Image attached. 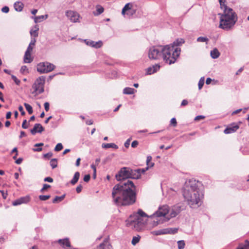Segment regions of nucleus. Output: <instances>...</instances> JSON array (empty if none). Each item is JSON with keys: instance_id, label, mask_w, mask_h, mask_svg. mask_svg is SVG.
<instances>
[{"instance_id": "obj_27", "label": "nucleus", "mask_w": 249, "mask_h": 249, "mask_svg": "<svg viewBox=\"0 0 249 249\" xmlns=\"http://www.w3.org/2000/svg\"><path fill=\"white\" fill-rule=\"evenodd\" d=\"M35 28H36L35 30L32 29L30 30V33L31 36V37L33 38H35L38 36V31L39 30V28L37 27V25H36L35 26Z\"/></svg>"}, {"instance_id": "obj_15", "label": "nucleus", "mask_w": 249, "mask_h": 249, "mask_svg": "<svg viewBox=\"0 0 249 249\" xmlns=\"http://www.w3.org/2000/svg\"><path fill=\"white\" fill-rule=\"evenodd\" d=\"M44 130V127L40 124H35L33 129L31 130L32 135H35L36 133H41Z\"/></svg>"}, {"instance_id": "obj_49", "label": "nucleus", "mask_w": 249, "mask_h": 249, "mask_svg": "<svg viewBox=\"0 0 249 249\" xmlns=\"http://www.w3.org/2000/svg\"><path fill=\"white\" fill-rule=\"evenodd\" d=\"M21 204V202L19 198H18L12 202V204L13 206H18Z\"/></svg>"}, {"instance_id": "obj_17", "label": "nucleus", "mask_w": 249, "mask_h": 249, "mask_svg": "<svg viewBox=\"0 0 249 249\" xmlns=\"http://www.w3.org/2000/svg\"><path fill=\"white\" fill-rule=\"evenodd\" d=\"M131 4L129 3H126L124 6L123 7L122 11V14L123 15H124L126 12H128L127 14H130L132 15L133 13H135V10H131Z\"/></svg>"}, {"instance_id": "obj_11", "label": "nucleus", "mask_w": 249, "mask_h": 249, "mask_svg": "<svg viewBox=\"0 0 249 249\" xmlns=\"http://www.w3.org/2000/svg\"><path fill=\"white\" fill-rule=\"evenodd\" d=\"M67 17L72 22H79V14L75 11L68 10L66 12Z\"/></svg>"}, {"instance_id": "obj_42", "label": "nucleus", "mask_w": 249, "mask_h": 249, "mask_svg": "<svg viewBox=\"0 0 249 249\" xmlns=\"http://www.w3.org/2000/svg\"><path fill=\"white\" fill-rule=\"evenodd\" d=\"M20 72L21 73L23 74H25V73H28L29 71L27 66L25 65L22 66L20 70Z\"/></svg>"}, {"instance_id": "obj_26", "label": "nucleus", "mask_w": 249, "mask_h": 249, "mask_svg": "<svg viewBox=\"0 0 249 249\" xmlns=\"http://www.w3.org/2000/svg\"><path fill=\"white\" fill-rule=\"evenodd\" d=\"M79 177H80V173H79V172H76L74 173V176L73 177V178L71 180L70 183L72 185H73L75 184L77 182V181H78Z\"/></svg>"}, {"instance_id": "obj_16", "label": "nucleus", "mask_w": 249, "mask_h": 249, "mask_svg": "<svg viewBox=\"0 0 249 249\" xmlns=\"http://www.w3.org/2000/svg\"><path fill=\"white\" fill-rule=\"evenodd\" d=\"M182 209L181 206L176 205L174 206L172 209V211L170 214L171 217H176L181 211Z\"/></svg>"}, {"instance_id": "obj_36", "label": "nucleus", "mask_w": 249, "mask_h": 249, "mask_svg": "<svg viewBox=\"0 0 249 249\" xmlns=\"http://www.w3.org/2000/svg\"><path fill=\"white\" fill-rule=\"evenodd\" d=\"M24 106L29 114H31L33 113V108L31 105H30L29 104H28L27 103H25L24 104Z\"/></svg>"}, {"instance_id": "obj_31", "label": "nucleus", "mask_w": 249, "mask_h": 249, "mask_svg": "<svg viewBox=\"0 0 249 249\" xmlns=\"http://www.w3.org/2000/svg\"><path fill=\"white\" fill-rule=\"evenodd\" d=\"M132 215H138V217H147L148 216L142 210L139 209L137 213H134Z\"/></svg>"}, {"instance_id": "obj_48", "label": "nucleus", "mask_w": 249, "mask_h": 249, "mask_svg": "<svg viewBox=\"0 0 249 249\" xmlns=\"http://www.w3.org/2000/svg\"><path fill=\"white\" fill-rule=\"evenodd\" d=\"M51 187V186L48 184H44L43 185V187L40 190V192L41 193H43L45 190L46 189L50 188Z\"/></svg>"}, {"instance_id": "obj_7", "label": "nucleus", "mask_w": 249, "mask_h": 249, "mask_svg": "<svg viewBox=\"0 0 249 249\" xmlns=\"http://www.w3.org/2000/svg\"><path fill=\"white\" fill-rule=\"evenodd\" d=\"M163 46L151 47L148 52V56L150 60H160L163 57Z\"/></svg>"}, {"instance_id": "obj_20", "label": "nucleus", "mask_w": 249, "mask_h": 249, "mask_svg": "<svg viewBox=\"0 0 249 249\" xmlns=\"http://www.w3.org/2000/svg\"><path fill=\"white\" fill-rule=\"evenodd\" d=\"M31 52H32L29 51H26L24 56V63H30L33 61V59L31 57Z\"/></svg>"}, {"instance_id": "obj_40", "label": "nucleus", "mask_w": 249, "mask_h": 249, "mask_svg": "<svg viewBox=\"0 0 249 249\" xmlns=\"http://www.w3.org/2000/svg\"><path fill=\"white\" fill-rule=\"evenodd\" d=\"M177 243L178 249H183L184 248L185 244L183 240H179Z\"/></svg>"}, {"instance_id": "obj_62", "label": "nucleus", "mask_w": 249, "mask_h": 249, "mask_svg": "<svg viewBox=\"0 0 249 249\" xmlns=\"http://www.w3.org/2000/svg\"><path fill=\"white\" fill-rule=\"evenodd\" d=\"M82 185L81 184H79V185H78L77 186V187L76 188V191L77 193H80L81 191H82Z\"/></svg>"}, {"instance_id": "obj_30", "label": "nucleus", "mask_w": 249, "mask_h": 249, "mask_svg": "<svg viewBox=\"0 0 249 249\" xmlns=\"http://www.w3.org/2000/svg\"><path fill=\"white\" fill-rule=\"evenodd\" d=\"M48 17V15H46L45 16L42 15V16H39L35 17L34 18V20L35 23H38L40 22L43 20L46 19Z\"/></svg>"}, {"instance_id": "obj_63", "label": "nucleus", "mask_w": 249, "mask_h": 249, "mask_svg": "<svg viewBox=\"0 0 249 249\" xmlns=\"http://www.w3.org/2000/svg\"><path fill=\"white\" fill-rule=\"evenodd\" d=\"M139 142L135 140L132 142L131 143V147L133 148H135L138 145Z\"/></svg>"}, {"instance_id": "obj_57", "label": "nucleus", "mask_w": 249, "mask_h": 249, "mask_svg": "<svg viewBox=\"0 0 249 249\" xmlns=\"http://www.w3.org/2000/svg\"><path fill=\"white\" fill-rule=\"evenodd\" d=\"M162 234H170L169 228L161 229Z\"/></svg>"}, {"instance_id": "obj_10", "label": "nucleus", "mask_w": 249, "mask_h": 249, "mask_svg": "<svg viewBox=\"0 0 249 249\" xmlns=\"http://www.w3.org/2000/svg\"><path fill=\"white\" fill-rule=\"evenodd\" d=\"M55 66L48 62H40L37 65V71L40 73H46L53 71Z\"/></svg>"}, {"instance_id": "obj_13", "label": "nucleus", "mask_w": 249, "mask_h": 249, "mask_svg": "<svg viewBox=\"0 0 249 249\" xmlns=\"http://www.w3.org/2000/svg\"><path fill=\"white\" fill-rule=\"evenodd\" d=\"M239 128V125L235 123L230 124L224 130V133L226 134L236 132Z\"/></svg>"}, {"instance_id": "obj_29", "label": "nucleus", "mask_w": 249, "mask_h": 249, "mask_svg": "<svg viewBox=\"0 0 249 249\" xmlns=\"http://www.w3.org/2000/svg\"><path fill=\"white\" fill-rule=\"evenodd\" d=\"M236 249H249V241L246 240L244 243L240 244Z\"/></svg>"}, {"instance_id": "obj_4", "label": "nucleus", "mask_w": 249, "mask_h": 249, "mask_svg": "<svg viewBox=\"0 0 249 249\" xmlns=\"http://www.w3.org/2000/svg\"><path fill=\"white\" fill-rule=\"evenodd\" d=\"M138 215H131L127 221V225L128 227L132 226L137 231H141L145 226L146 221L143 217H138Z\"/></svg>"}, {"instance_id": "obj_38", "label": "nucleus", "mask_w": 249, "mask_h": 249, "mask_svg": "<svg viewBox=\"0 0 249 249\" xmlns=\"http://www.w3.org/2000/svg\"><path fill=\"white\" fill-rule=\"evenodd\" d=\"M205 82V78L204 77H202L200 78V79L199 80L198 83V89H201Z\"/></svg>"}, {"instance_id": "obj_3", "label": "nucleus", "mask_w": 249, "mask_h": 249, "mask_svg": "<svg viewBox=\"0 0 249 249\" xmlns=\"http://www.w3.org/2000/svg\"><path fill=\"white\" fill-rule=\"evenodd\" d=\"M181 49L179 47L174 48L171 45L163 46V59L166 63L169 65L174 64L179 57Z\"/></svg>"}, {"instance_id": "obj_24", "label": "nucleus", "mask_w": 249, "mask_h": 249, "mask_svg": "<svg viewBox=\"0 0 249 249\" xmlns=\"http://www.w3.org/2000/svg\"><path fill=\"white\" fill-rule=\"evenodd\" d=\"M137 90L134 89L126 87L123 89V93L124 94L131 95L134 94Z\"/></svg>"}, {"instance_id": "obj_35", "label": "nucleus", "mask_w": 249, "mask_h": 249, "mask_svg": "<svg viewBox=\"0 0 249 249\" xmlns=\"http://www.w3.org/2000/svg\"><path fill=\"white\" fill-rule=\"evenodd\" d=\"M19 199L21 201L22 204H26L30 201V197L29 196H25L20 197Z\"/></svg>"}, {"instance_id": "obj_61", "label": "nucleus", "mask_w": 249, "mask_h": 249, "mask_svg": "<svg viewBox=\"0 0 249 249\" xmlns=\"http://www.w3.org/2000/svg\"><path fill=\"white\" fill-rule=\"evenodd\" d=\"M146 73L147 74H151L154 73V72H153V70H152V67H150L147 69Z\"/></svg>"}, {"instance_id": "obj_8", "label": "nucleus", "mask_w": 249, "mask_h": 249, "mask_svg": "<svg viewBox=\"0 0 249 249\" xmlns=\"http://www.w3.org/2000/svg\"><path fill=\"white\" fill-rule=\"evenodd\" d=\"M45 81V77L44 76H41L37 78L32 86V88L34 89L32 93L38 95L43 93L44 91Z\"/></svg>"}, {"instance_id": "obj_45", "label": "nucleus", "mask_w": 249, "mask_h": 249, "mask_svg": "<svg viewBox=\"0 0 249 249\" xmlns=\"http://www.w3.org/2000/svg\"><path fill=\"white\" fill-rule=\"evenodd\" d=\"M11 78L14 80V81L17 85L19 86L20 85L21 82L20 80L18 79L16 76L14 75H11Z\"/></svg>"}, {"instance_id": "obj_51", "label": "nucleus", "mask_w": 249, "mask_h": 249, "mask_svg": "<svg viewBox=\"0 0 249 249\" xmlns=\"http://www.w3.org/2000/svg\"><path fill=\"white\" fill-rule=\"evenodd\" d=\"M170 124L173 126H176L177 125V122L175 118H173L170 121Z\"/></svg>"}, {"instance_id": "obj_33", "label": "nucleus", "mask_w": 249, "mask_h": 249, "mask_svg": "<svg viewBox=\"0 0 249 249\" xmlns=\"http://www.w3.org/2000/svg\"><path fill=\"white\" fill-rule=\"evenodd\" d=\"M65 197V195H63L61 196H56L53 200V203H55L62 201Z\"/></svg>"}, {"instance_id": "obj_25", "label": "nucleus", "mask_w": 249, "mask_h": 249, "mask_svg": "<svg viewBox=\"0 0 249 249\" xmlns=\"http://www.w3.org/2000/svg\"><path fill=\"white\" fill-rule=\"evenodd\" d=\"M211 56L213 59H216L220 56V53L217 48H214L211 51Z\"/></svg>"}, {"instance_id": "obj_12", "label": "nucleus", "mask_w": 249, "mask_h": 249, "mask_svg": "<svg viewBox=\"0 0 249 249\" xmlns=\"http://www.w3.org/2000/svg\"><path fill=\"white\" fill-rule=\"evenodd\" d=\"M224 12L222 14H220L221 18H238L236 13L233 11V9L230 7H227L223 9Z\"/></svg>"}, {"instance_id": "obj_18", "label": "nucleus", "mask_w": 249, "mask_h": 249, "mask_svg": "<svg viewBox=\"0 0 249 249\" xmlns=\"http://www.w3.org/2000/svg\"><path fill=\"white\" fill-rule=\"evenodd\" d=\"M148 167H146L145 169L142 168V169H134V175L136 179H138L141 178V174H143L145 172V171L148 169Z\"/></svg>"}, {"instance_id": "obj_58", "label": "nucleus", "mask_w": 249, "mask_h": 249, "mask_svg": "<svg viewBox=\"0 0 249 249\" xmlns=\"http://www.w3.org/2000/svg\"><path fill=\"white\" fill-rule=\"evenodd\" d=\"M178 230L177 228H169L170 234H175L178 231Z\"/></svg>"}, {"instance_id": "obj_1", "label": "nucleus", "mask_w": 249, "mask_h": 249, "mask_svg": "<svg viewBox=\"0 0 249 249\" xmlns=\"http://www.w3.org/2000/svg\"><path fill=\"white\" fill-rule=\"evenodd\" d=\"M136 188L133 182L130 180L116 184L112 191L114 203L118 206L133 204L136 200Z\"/></svg>"}, {"instance_id": "obj_37", "label": "nucleus", "mask_w": 249, "mask_h": 249, "mask_svg": "<svg viewBox=\"0 0 249 249\" xmlns=\"http://www.w3.org/2000/svg\"><path fill=\"white\" fill-rule=\"evenodd\" d=\"M50 165L53 169L57 166V160L56 159H52L50 161Z\"/></svg>"}, {"instance_id": "obj_56", "label": "nucleus", "mask_w": 249, "mask_h": 249, "mask_svg": "<svg viewBox=\"0 0 249 249\" xmlns=\"http://www.w3.org/2000/svg\"><path fill=\"white\" fill-rule=\"evenodd\" d=\"M1 11L4 13H7L9 11V8L8 6H5L2 8Z\"/></svg>"}, {"instance_id": "obj_53", "label": "nucleus", "mask_w": 249, "mask_h": 249, "mask_svg": "<svg viewBox=\"0 0 249 249\" xmlns=\"http://www.w3.org/2000/svg\"><path fill=\"white\" fill-rule=\"evenodd\" d=\"M152 233L154 235H160L162 234L161 230L154 231L152 232Z\"/></svg>"}, {"instance_id": "obj_52", "label": "nucleus", "mask_w": 249, "mask_h": 249, "mask_svg": "<svg viewBox=\"0 0 249 249\" xmlns=\"http://www.w3.org/2000/svg\"><path fill=\"white\" fill-rule=\"evenodd\" d=\"M53 154L52 152H48L46 154L43 155V157L44 158L49 159L51 157L53 156Z\"/></svg>"}, {"instance_id": "obj_41", "label": "nucleus", "mask_w": 249, "mask_h": 249, "mask_svg": "<svg viewBox=\"0 0 249 249\" xmlns=\"http://www.w3.org/2000/svg\"><path fill=\"white\" fill-rule=\"evenodd\" d=\"M209 39L206 37L200 36L197 38V42H206L207 44Z\"/></svg>"}, {"instance_id": "obj_39", "label": "nucleus", "mask_w": 249, "mask_h": 249, "mask_svg": "<svg viewBox=\"0 0 249 249\" xmlns=\"http://www.w3.org/2000/svg\"><path fill=\"white\" fill-rule=\"evenodd\" d=\"M141 236L138 235L137 236H134L131 241V243L133 245H135L137 244L140 240Z\"/></svg>"}, {"instance_id": "obj_14", "label": "nucleus", "mask_w": 249, "mask_h": 249, "mask_svg": "<svg viewBox=\"0 0 249 249\" xmlns=\"http://www.w3.org/2000/svg\"><path fill=\"white\" fill-rule=\"evenodd\" d=\"M84 41L88 46L96 49L100 48L103 46V42L101 40L95 42L93 40L86 39H84Z\"/></svg>"}, {"instance_id": "obj_43", "label": "nucleus", "mask_w": 249, "mask_h": 249, "mask_svg": "<svg viewBox=\"0 0 249 249\" xmlns=\"http://www.w3.org/2000/svg\"><path fill=\"white\" fill-rule=\"evenodd\" d=\"M219 2L220 4V7L222 9H224L228 7L226 4V0H219Z\"/></svg>"}, {"instance_id": "obj_46", "label": "nucleus", "mask_w": 249, "mask_h": 249, "mask_svg": "<svg viewBox=\"0 0 249 249\" xmlns=\"http://www.w3.org/2000/svg\"><path fill=\"white\" fill-rule=\"evenodd\" d=\"M63 145L61 143H58L56 144L54 148V150L55 151H59L63 149Z\"/></svg>"}, {"instance_id": "obj_34", "label": "nucleus", "mask_w": 249, "mask_h": 249, "mask_svg": "<svg viewBox=\"0 0 249 249\" xmlns=\"http://www.w3.org/2000/svg\"><path fill=\"white\" fill-rule=\"evenodd\" d=\"M43 145H44V143H42V142L36 143L35 144L34 146L37 147V148H33V150L35 152H40V151H42V148L41 146H43Z\"/></svg>"}, {"instance_id": "obj_5", "label": "nucleus", "mask_w": 249, "mask_h": 249, "mask_svg": "<svg viewBox=\"0 0 249 249\" xmlns=\"http://www.w3.org/2000/svg\"><path fill=\"white\" fill-rule=\"evenodd\" d=\"M134 174V169L128 167H123L116 174L115 178L119 181L128 178L135 179Z\"/></svg>"}, {"instance_id": "obj_64", "label": "nucleus", "mask_w": 249, "mask_h": 249, "mask_svg": "<svg viewBox=\"0 0 249 249\" xmlns=\"http://www.w3.org/2000/svg\"><path fill=\"white\" fill-rule=\"evenodd\" d=\"M44 108H45V110L46 111H48L49 110V107H50V104L48 102H45L44 103Z\"/></svg>"}, {"instance_id": "obj_60", "label": "nucleus", "mask_w": 249, "mask_h": 249, "mask_svg": "<svg viewBox=\"0 0 249 249\" xmlns=\"http://www.w3.org/2000/svg\"><path fill=\"white\" fill-rule=\"evenodd\" d=\"M26 123H27V120H24L23 122H22V127L23 129H27V128H28V125H27L26 124Z\"/></svg>"}, {"instance_id": "obj_9", "label": "nucleus", "mask_w": 249, "mask_h": 249, "mask_svg": "<svg viewBox=\"0 0 249 249\" xmlns=\"http://www.w3.org/2000/svg\"><path fill=\"white\" fill-rule=\"evenodd\" d=\"M238 18H225L220 17L219 28L228 31L231 29L237 22Z\"/></svg>"}, {"instance_id": "obj_2", "label": "nucleus", "mask_w": 249, "mask_h": 249, "mask_svg": "<svg viewBox=\"0 0 249 249\" xmlns=\"http://www.w3.org/2000/svg\"><path fill=\"white\" fill-rule=\"evenodd\" d=\"M200 185V183L193 178L187 180L184 185L182 195L191 208H197L201 204L203 194Z\"/></svg>"}, {"instance_id": "obj_28", "label": "nucleus", "mask_w": 249, "mask_h": 249, "mask_svg": "<svg viewBox=\"0 0 249 249\" xmlns=\"http://www.w3.org/2000/svg\"><path fill=\"white\" fill-rule=\"evenodd\" d=\"M36 42V39L31 37V41L26 50L32 52L33 47L35 45Z\"/></svg>"}, {"instance_id": "obj_44", "label": "nucleus", "mask_w": 249, "mask_h": 249, "mask_svg": "<svg viewBox=\"0 0 249 249\" xmlns=\"http://www.w3.org/2000/svg\"><path fill=\"white\" fill-rule=\"evenodd\" d=\"M51 197L50 195H40L39 196V198L40 200L42 201H45L49 198H50Z\"/></svg>"}, {"instance_id": "obj_55", "label": "nucleus", "mask_w": 249, "mask_h": 249, "mask_svg": "<svg viewBox=\"0 0 249 249\" xmlns=\"http://www.w3.org/2000/svg\"><path fill=\"white\" fill-rule=\"evenodd\" d=\"M90 178V176L89 174L86 175L83 178V180L85 182H88L89 181Z\"/></svg>"}, {"instance_id": "obj_22", "label": "nucleus", "mask_w": 249, "mask_h": 249, "mask_svg": "<svg viewBox=\"0 0 249 249\" xmlns=\"http://www.w3.org/2000/svg\"><path fill=\"white\" fill-rule=\"evenodd\" d=\"M185 42V41L182 38H178L175 40L172 44H171V46H174V48L178 47L181 45Z\"/></svg>"}, {"instance_id": "obj_6", "label": "nucleus", "mask_w": 249, "mask_h": 249, "mask_svg": "<svg viewBox=\"0 0 249 249\" xmlns=\"http://www.w3.org/2000/svg\"><path fill=\"white\" fill-rule=\"evenodd\" d=\"M168 213L169 207L167 205H163L161 207H160L158 210L150 216L151 218H156V221L154 220L153 225L157 226L160 223H163V221L160 220L161 218L165 217Z\"/></svg>"}, {"instance_id": "obj_23", "label": "nucleus", "mask_w": 249, "mask_h": 249, "mask_svg": "<svg viewBox=\"0 0 249 249\" xmlns=\"http://www.w3.org/2000/svg\"><path fill=\"white\" fill-rule=\"evenodd\" d=\"M102 147L103 148H105V149L112 148L117 149L118 148V145H117L114 143H103L102 144Z\"/></svg>"}, {"instance_id": "obj_19", "label": "nucleus", "mask_w": 249, "mask_h": 249, "mask_svg": "<svg viewBox=\"0 0 249 249\" xmlns=\"http://www.w3.org/2000/svg\"><path fill=\"white\" fill-rule=\"evenodd\" d=\"M111 246L109 243L108 240L106 238L104 242L100 244L97 249H110Z\"/></svg>"}, {"instance_id": "obj_47", "label": "nucleus", "mask_w": 249, "mask_h": 249, "mask_svg": "<svg viewBox=\"0 0 249 249\" xmlns=\"http://www.w3.org/2000/svg\"><path fill=\"white\" fill-rule=\"evenodd\" d=\"M152 68L153 70V72L155 73L160 70V66L159 64H155L152 66Z\"/></svg>"}, {"instance_id": "obj_32", "label": "nucleus", "mask_w": 249, "mask_h": 249, "mask_svg": "<svg viewBox=\"0 0 249 249\" xmlns=\"http://www.w3.org/2000/svg\"><path fill=\"white\" fill-rule=\"evenodd\" d=\"M14 8L17 11L20 12L23 9V4L19 2L15 3Z\"/></svg>"}, {"instance_id": "obj_21", "label": "nucleus", "mask_w": 249, "mask_h": 249, "mask_svg": "<svg viewBox=\"0 0 249 249\" xmlns=\"http://www.w3.org/2000/svg\"><path fill=\"white\" fill-rule=\"evenodd\" d=\"M58 243L63 247V248H69L71 247V243L69 241L68 238H66L63 239H59L58 240Z\"/></svg>"}, {"instance_id": "obj_50", "label": "nucleus", "mask_w": 249, "mask_h": 249, "mask_svg": "<svg viewBox=\"0 0 249 249\" xmlns=\"http://www.w3.org/2000/svg\"><path fill=\"white\" fill-rule=\"evenodd\" d=\"M104 9L103 7L100 6L97 8L96 11L97 12V15H100L104 12Z\"/></svg>"}, {"instance_id": "obj_59", "label": "nucleus", "mask_w": 249, "mask_h": 249, "mask_svg": "<svg viewBox=\"0 0 249 249\" xmlns=\"http://www.w3.org/2000/svg\"><path fill=\"white\" fill-rule=\"evenodd\" d=\"M53 178L50 177H46L44 178V181L45 182H53Z\"/></svg>"}, {"instance_id": "obj_54", "label": "nucleus", "mask_w": 249, "mask_h": 249, "mask_svg": "<svg viewBox=\"0 0 249 249\" xmlns=\"http://www.w3.org/2000/svg\"><path fill=\"white\" fill-rule=\"evenodd\" d=\"M195 134V132H193V133H189L188 134H186V135H184L182 136V137L183 138H185L186 139L188 140H190V136H193Z\"/></svg>"}]
</instances>
